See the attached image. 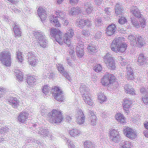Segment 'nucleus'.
I'll list each match as a JSON object with an SVG mask.
<instances>
[{
  "mask_svg": "<svg viewBox=\"0 0 148 148\" xmlns=\"http://www.w3.org/2000/svg\"><path fill=\"white\" fill-rule=\"evenodd\" d=\"M116 29L115 25L111 24L109 25L106 29V34L108 36H111L115 33Z\"/></svg>",
  "mask_w": 148,
  "mask_h": 148,
  "instance_id": "nucleus-17",
  "label": "nucleus"
},
{
  "mask_svg": "<svg viewBox=\"0 0 148 148\" xmlns=\"http://www.w3.org/2000/svg\"><path fill=\"white\" fill-rule=\"evenodd\" d=\"M85 148H95V145L91 141L86 140L84 142Z\"/></svg>",
  "mask_w": 148,
  "mask_h": 148,
  "instance_id": "nucleus-27",
  "label": "nucleus"
},
{
  "mask_svg": "<svg viewBox=\"0 0 148 148\" xmlns=\"http://www.w3.org/2000/svg\"><path fill=\"white\" fill-rule=\"evenodd\" d=\"M126 78L128 79L133 80L134 78L133 70L131 68V66L128 64L126 66Z\"/></svg>",
  "mask_w": 148,
  "mask_h": 148,
  "instance_id": "nucleus-14",
  "label": "nucleus"
},
{
  "mask_svg": "<svg viewBox=\"0 0 148 148\" xmlns=\"http://www.w3.org/2000/svg\"><path fill=\"white\" fill-rule=\"evenodd\" d=\"M131 21L134 27L137 28H139L140 27V25L138 21H137L136 19L135 18H131Z\"/></svg>",
  "mask_w": 148,
  "mask_h": 148,
  "instance_id": "nucleus-39",
  "label": "nucleus"
},
{
  "mask_svg": "<svg viewBox=\"0 0 148 148\" xmlns=\"http://www.w3.org/2000/svg\"><path fill=\"white\" fill-rule=\"evenodd\" d=\"M96 116H92V117L90 118L91 121L90 123L92 125H95L96 121Z\"/></svg>",
  "mask_w": 148,
  "mask_h": 148,
  "instance_id": "nucleus-51",
  "label": "nucleus"
},
{
  "mask_svg": "<svg viewBox=\"0 0 148 148\" xmlns=\"http://www.w3.org/2000/svg\"><path fill=\"white\" fill-rule=\"evenodd\" d=\"M15 75L20 81L23 80V74L22 71L19 70H16L15 71Z\"/></svg>",
  "mask_w": 148,
  "mask_h": 148,
  "instance_id": "nucleus-32",
  "label": "nucleus"
},
{
  "mask_svg": "<svg viewBox=\"0 0 148 148\" xmlns=\"http://www.w3.org/2000/svg\"><path fill=\"white\" fill-rule=\"evenodd\" d=\"M45 69L47 70L45 71V72L44 73V75L46 77V78L48 77V78H50V76L51 75L52 76L53 75L50 73L48 71V70H47V69Z\"/></svg>",
  "mask_w": 148,
  "mask_h": 148,
  "instance_id": "nucleus-58",
  "label": "nucleus"
},
{
  "mask_svg": "<svg viewBox=\"0 0 148 148\" xmlns=\"http://www.w3.org/2000/svg\"><path fill=\"white\" fill-rule=\"evenodd\" d=\"M79 0H70V3L72 5L77 3Z\"/></svg>",
  "mask_w": 148,
  "mask_h": 148,
  "instance_id": "nucleus-64",
  "label": "nucleus"
},
{
  "mask_svg": "<svg viewBox=\"0 0 148 148\" xmlns=\"http://www.w3.org/2000/svg\"><path fill=\"white\" fill-rule=\"evenodd\" d=\"M57 68L58 70L61 73H62L65 70L64 68L61 64H58L57 65Z\"/></svg>",
  "mask_w": 148,
  "mask_h": 148,
  "instance_id": "nucleus-52",
  "label": "nucleus"
},
{
  "mask_svg": "<svg viewBox=\"0 0 148 148\" xmlns=\"http://www.w3.org/2000/svg\"><path fill=\"white\" fill-rule=\"evenodd\" d=\"M69 132L71 136L74 137L77 135H79V134H80V132L76 129H74L70 130Z\"/></svg>",
  "mask_w": 148,
  "mask_h": 148,
  "instance_id": "nucleus-31",
  "label": "nucleus"
},
{
  "mask_svg": "<svg viewBox=\"0 0 148 148\" xmlns=\"http://www.w3.org/2000/svg\"><path fill=\"white\" fill-rule=\"evenodd\" d=\"M50 87L48 86L47 85L44 86L42 89V91L45 94L47 95L49 93V92L50 91Z\"/></svg>",
  "mask_w": 148,
  "mask_h": 148,
  "instance_id": "nucleus-41",
  "label": "nucleus"
},
{
  "mask_svg": "<svg viewBox=\"0 0 148 148\" xmlns=\"http://www.w3.org/2000/svg\"><path fill=\"white\" fill-rule=\"evenodd\" d=\"M102 33L101 32L98 31L94 36V38L95 39H100L101 37Z\"/></svg>",
  "mask_w": 148,
  "mask_h": 148,
  "instance_id": "nucleus-50",
  "label": "nucleus"
},
{
  "mask_svg": "<svg viewBox=\"0 0 148 148\" xmlns=\"http://www.w3.org/2000/svg\"><path fill=\"white\" fill-rule=\"evenodd\" d=\"M27 82L29 85H34L35 84L36 79L33 76H29L27 78Z\"/></svg>",
  "mask_w": 148,
  "mask_h": 148,
  "instance_id": "nucleus-29",
  "label": "nucleus"
},
{
  "mask_svg": "<svg viewBox=\"0 0 148 148\" xmlns=\"http://www.w3.org/2000/svg\"><path fill=\"white\" fill-rule=\"evenodd\" d=\"M8 132V130L5 127H3L0 128V134H3Z\"/></svg>",
  "mask_w": 148,
  "mask_h": 148,
  "instance_id": "nucleus-55",
  "label": "nucleus"
},
{
  "mask_svg": "<svg viewBox=\"0 0 148 148\" xmlns=\"http://www.w3.org/2000/svg\"><path fill=\"white\" fill-rule=\"evenodd\" d=\"M74 33L73 30L71 28H69L68 31L65 33L62 37V34L59 29L53 28L51 29L50 31L51 36L53 37L59 44L62 45L64 43L68 47L71 46V39Z\"/></svg>",
  "mask_w": 148,
  "mask_h": 148,
  "instance_id": "nucleus-1",
  "label": "nucleus"
},
{
  "mask_svg": "<svg viewBox=\"0 0 148 148\" xmlns=\"http://www.w3.org/2000/svg\"><path fill=\"white\" fill-rule=\"evenodd\" d=\"M80 92L82 95H83L84 94H88L90 93V89L88 88L87 86L85 84H82L80 86L79 88Z\"/></svg>",
  "mask_w": 148,
  "mask_h": 148,
  "instance_id": "nucleus-21",
  "label": "nucleus"
},
{
  "mask_svg": "<svg viewBox=\"0 0 148 148\" xmlns=\"http://www.w3.org/2000/svg\"><path fill=\"white\" fill-rule=\"evenodd\" d=\"M110 59H113L111 54L109 53H107L103 56L104 61L105 62L109 60Z\"/></svg>",
  "mask_w": 148,
  "mask_h": 148,
  "instance_id": "nucleus-38",
  "label": "nucleus"
},
{
  "mask_svg": "<svg viewBox=\"0 0 148 148\" xmlns=\"http://www.w3.org/2000/svg\"><path fill=\"white\" fill-rule=\"evenodd\" d=\"M76 25L81 28H83L84 27H89L91 25V22L88 20L81 19L76 22Z\"/></svg>",
  "mask_w": 148,
  "mask_h": 148,
  "instance_id": "nucleus-12",
  "label": "nucleus"
},
{
  "mask_svg": "<svg viewBox=\"0 0 148 148\" xmlns=\"http://www.w3.org/2000/svg\"><path fill=\"white\" fill-rule=\"evenodd\" d=\"M95 26L98 27L101 25V20L100 18L95 19Z\"/></svg>",
  "mask_w": 148,
  "mask_h": 148,
  "instance_id": "nucleus-47",
  "label": "nucleus"
},
{
  "mask_svg": "<svg viewBox=\"0 0 148 148\" xmlns=\"http://www.w3.org/2000/svg\"><path fill=\"white\" fill-rule=\"evenodd\" d=\"M92 3V2H86L85 3L84 8L86 10V11H83V10H82L83 14H90L92 12L93 6Z\"/></svg>",
  "mask_w": 148,
  "mask_h": 148,
  "instance_id": "nucleus-11",
  "label": "nucleus"
},
{
  "mask_svg": "<svg viewBox=\"0 0 148 148\" xmlns=\"http://www.w3.org/2000/svg\"><path fill=\"white\" fill-rule=\"evenodd\" d=\"M64 76L68 80H70V78L69 76V73L66 72L65 70L63 73H62Z\"/></svg>",
  "mask_w": 148,
  "mask_h": 148,
  "instance_id": "nucleus-57",
  "label": "nucleus"
},
{
  "mask_svg": "<svg viewBox=\"0 0 148 148\" xmlns=\"http://www.w3.org/2000/svg\"><path fill=\"white\" fill-rule=\"evenodd\" d=\"M87 49L88 53L92 54L97 51V49H96L95 47L92 46H89L87 47Z\"/></svg>",
  "mask_w": 148,
  "mask_h": 148,
  "instance_id": "nucleus-34",
  "label": "nucleus"
},
{
  "mask_svg": "<svg viewBox=\"0 0 148 148\" xmlns=\"http://www.w3.org/2000/svg\"><path fill=\"white\" fill-rule=\"evenodd\" d=\"M131 145L130 143L127 141H122L120 145V148H131Z\"/></svg>",
  "mask_w": 148,
  "mask_h": 148,
  "instance_id": "nucleus-28",
  "label": "nucleus"
},
{
  "mask_svg": "<svg viewBox=\"0 0 148 148\" xmlns=\"http://www.w3.org/2000/svg\"><path fill=\"white\" fill-rule=\"evenodd\" d=\"M116 120L120 122L121 123L124 125L126 123V122L125 120V118L124 117L122 114L120 113L117 114L115 116Z\"/></svg>",
  "mask_w": 148,
  "mask_h": 148,
  "instance_id": "nucleus-22",
  "label": "nucleus"
},
{
  "mask_svg": "<svg viewBox=\"0 0 148 148\" xmlns=\"http://www.w3.org/2000/svg\"><path fill=\"white\" fill-rule=\"evenodd\" d=\"M137 42H138V44L141 46H143L145 43L144 39L140 36H138L137 37Z\"/></svg>",
  "mask_w": 148,
  "mask_h": 148,
  "instance_id": "nucleus-37",
  "label": "nucleus"
},
{
  "mask_svg": "<svg viewBox=\"0 0 148 148\" xmlns=\"http://www.w3.org/2000/svg\"><path fill=\"white\" fill-rule=\"evenodd\" d=\"M140 92L146 95L147 93V90L144 87H143L140 89Z\"/></svg>",
  "mask_w": 148,
  "mask_h": 148,
  "instance_id": "nucleus-63",
  "label": "nucleus"
},
{
  "mask_svg": "<svg viewBox=\"0 0 148 148\" xmlns=\"http://www.w3.org/2000/svg\"><path fill=\"white\" fill-rule=\"evenodd\" d=\"M9 102L10 104L14 108H17L19 103V100L16 97H10Z\"/></svg>",
  "mask_w": 148,
  "mask_h": 148,
  "instance_id": "nucleus-20",
  "label": "nucleus"
},
{
  "mask_svg": "<svg viewBox=\"0 0 148 148\" xmlns=\"http://www.w3.org/2000/svg\"><path fill=\"white\" fill-rule=\"evenodd\" d=\"M26 54L27 56L28 57V59L30 58H36V56L35 53L34 52L32 51L28 52H26L25 54Z\"/></svg>",
  "mask_w": 148,
  "mask_h": 148,
  "instance_id": "nucleus-43",
  "label": "nucleus"
},
{
  "mask_svg": "<svg viewBox=\"0 0 148 148\" xmlns=\"http://www.w3.org/2000/svg\"><path fill=\"white\" fill-rule=\"evenodd\" d=\"M123 133L126 137L132 139L135 138L137 136L136 131L129 127H127L123 130Z\"/></svg>",
  "mask_w": 148,
  "mask_h": 148,
  "instance_id": "nucleus-9",
  "label": "nucleus"
},
{
  "mask_svg": "<svg viewBox=\"0 0 148 148\" xmlns=\"http://www.w3.org/2000/svg\"><path fill=\"white\" fill-rule=\"evenodd\" d=\"M56 15H51L49 17V20L50 22L53 25L56 27H59L60 26V24L58 21V15L60 18L61 19H64L66 17V13L63 11H56Z\"/></svg>",
  "mask_w": 148,
  "mask_h": 148,
  "instance_id": "nucleus-5",
  "label": "nucleus"
},
{
  "mask_svg": "<svg viewBox=\"0 0 148 148\" xmlns=\"http://www.w3.org/2000/svg\"><path fill=\"white\" fill-rule=\"evenodd\" d=\"M127 20L125 17L121 16V18L119 20V22L120 24H123L126 22Z\"/></svg>",
  "mask_w": 148,
  "mask_h": 148,
  "instance_id": "nucleus-53",
  "label": "nucleus"
},
{
  "mask_svg": "<svg viewBox=\"0 0 148 148\" xmlns=\"http://www.w3.org/2000/svg\"><path fill=\"white\" fill-rule=\"evenodd\" d=\"M76 49V53L77 57L79 58H82L84 54L83 49H79L78 47H77Z\"/></svg>",
  "mask_w": 148,
  "mask_h": 148,
  "instance_id": "nucleus-30",
  "label": "nucleus"
},
{
  "mask_svg": "<svg viewBox=\"0 0 148 148\" xmlns=\"http://www.w3.org/2000/svg\"><path fill=\"white\" fill-rule=\"evenodd\" d=\"M51 92L53 96L56 100L62 101L64 99L63 93L59 88L56 86L53 87Z\"/></svg>",
  "mask_w": 148,
  "mask_h": 148,
  "instance_id": "nucleus-8",
  "label": "nucleus"
},
{
  "mask_svg": "<svg viewBox=\"0 0 148 148\" xmlns=\"http://www.w3.org/2000/svg\"><path fill=\"white\" fill-rule=\"evenodd\" d=\"M124 38L121 36L116 37L111 45L112 50L116 52H124L126 49V45L123 43Z\"/></svg>",
  "mask_w": 148,
  "mask_h": 148,
  "instance_id": "nucleus-2",
  "label": "nucleus"
},
{
  "mask_svg": "<svg viewBox=\"0 0 148 148\" xmlns=\"http://www.w3.org/2000/svg\"><path fill=\"white\" fill-rule=\"evenodd\" d=\"M137 62L139 66L144 64L146 62V57L144 56L143 54H140L138 58Z\"/></svg>",
  "mask_w": 148,
  "mask_h": 148,
  "instance_id": "nucleus-23",
  "label": "nucleus"
},
{
  "mask_svg": "<svg viewBox=\"0 0 148 148\" xmlns=\"http://www.w3.org/2000/svg\"><path fill=\"white\" fill-rule=\"evenodd\" d=\"M82 34L85 36H89L90 35V32L87 30H83L82 32Z\"/></svg>",
  "mask_w": 148,
  "mask_h": 148,
  "instance_id": "nucleus-54",
  "label": "nucleus"
},
{
  "mask_svg": "<svg viewBox=\"0 0 148 148\" xmlns=\"http://www.w3.org/2000/svg\"><path fill=\"white\" fill-rule=\"evenodd\" d=\"M83 98V100L85 103L87 104L88 105L92 106L93 105V103L92 101L90 99V93L88 94H84L82 95Z\"/></svg>",
  "mask_w": 148,
  "mask_h": 148,
  "instance_id": "nucleus-18",
  "label": "nucleus"
},
{
  "mask_svg": "<svg viewBox=\"0 0 148 148\" xmlns=\"http://www.w3.org/2000/svg\"><path fill=\"white\" fill-rule=\"evenodd\" d=\"M115 77L112 75L107 73L104 75L101 82V84L105 86H107L109 84H116V82H114Z\"/></svg>",
  "mask_w": 148,
  "mask_h": 148,
  "instance_id": "nucleus-6",
  "label": "nucleus"
},
{
  "mask_svg": "<svg viewBox=\"0 0 148 148\" xmlns=\"http://www.w3.org/2000/svg\"><path fill=\"white\" fill-rule=\"evenodd\" d=\"M77 119L76 122L78 124L81 125L84 123L85 121V116L81 110H78L76 114Z\"/></svg>",
  "mask_w": 148,
  "mask_h": 148,
  "instance_id": "nucleus-10",
  "label": "nucleus"
},
{
  "mask_svg": "<svg viewBox=\"0 0 148 148\" xmlns=\"http://www.w3.org/2000/svg\"><path fill=\"white\" fill-rule=\"evenodd\" d=\"M142 100L145 104L148 105V97H147V96H145V97H142Z\"/></svg>",
  "mask_w": 148,
  "mask_h": 148,
  "instance_id": "nucleus-61",
  "label": "nucleus"
},
{
  "mask_svg": "<svg viewBox=\"0 0 148 148\" xmlns=\"http://www.w3.org/2000/svg\"><path fill=\"white\" fill-rule=\"evenodd\" d=\"M35 132L40 134L43 135L45 136L48 137H50L51 136L48 129L46 128H45L44 127L40 128L39 130H36Z\"/></svg>",
  "mask_w": 148,
  "mask_h": 148,
  "instance_id": "nucleus-16",
  "label": "nucleus"
},
{
  "mask_svg": "<svg viewBox=\"0 0 148 148\" xmlns=\"http://www.w3.org/2000/svg\"><path fill=\"white\" fill-rule=\"evenodd\" d=\"M29 62L31 65L33 66H35L38 62V60L37 58H30L28 59Z\"/></svg>",
  "mask_w": 148,
  "mask_h": 148,
  "instance_id": "nucleus-36",
  "label": "nucleus"
},
{
  "mask_svg": "<svg viewBox=\"0 0 148 148\" xmlns=\"http://www.w3.org/2000/svg\"><path fill=\"white\" fill-rule=\"evenodd\" d=\"M11 53L8 51H2L0 54V60L1 63L6 66H9L10 64Z\"/></svg>",
  "mask_w": 148,
  "mask_h": 148,
  "instance_id": "nucleus-7",
  "label": "nucleus"
},
{
  "mask_svg": "<svg viewBox=\"0 0 148 148\" xmlns=\"http://www.w3.org/2000/svg\"><path fill=\"white\" fill-rule=\"evenodd\" d=\"M21 53L20 52L18 51L16 52V57L18 59V60L20 62H22L23 60V57L21 56Z\"/></svg>",
  "mask_w": 148,
  "mask_h": 148,
  "instance_id": "nucleus-49",
  "label": "nucleus"
},
{
  "mask_svg": "<svg viewBox=\"0 0 148 148\" xmlns=\"http://www.w3.org/2000/svg\"><path fill=\"white\" fill-rule=\"evenodd\" d=\"M110 136L114 137L120 135L119 132L115 129L111 130L110 131Z\"/></svg>",
  "mask_w": 148,
  "mask_h": 148,
  "instance_id": "nucleus-42",
  "label": "nucleus"
},
{
  "mask_svg": "<svg viewBox=\"0 0 148 148\" xmlns=\"http://www.w3.org/2000/svg\"><path fill=\"white\" fill-rule=\"evenodd\" d=\"M14 34L15 36L16 37V36H21V32L20 30V29L18 28V29H16L15 28H14Z\"/></svg>",
  "mask_w": 148,
  "mask_h": 148,
  "instance_id": "nucleus-46",
  "label": "nucleus"
},
{
  "mask_svg": "<svg viewBox=\"0 0 148 148\" xmlns=\"http://www.w3.org/2000/svg\"><path fill=\"white\" fill-rule=\"evenodd\" d=\"M40 8L38 9V15L40 19H41V21H42L46 19L47 17V14L46 13V12H45V13H43L40 14V12H39V10L40 8Z\"/></svg>",
  "mask_w": 148,
  "mask_h": 148,
  "instance_id": "nucleus-40",
  "label": "nucleus"
},
{
  "mask_svg": "<svg viewBox=\"0 0 148 148\" xmlns=\"http://www.w3.org/2000/svg\"><path fill=\"white\" fill-rule=\"evenodd\" d=\"M47 118L49 122L52 123H60L63 119L61 112L55 109L49 112Z\"/></svg>",
  "mask_w": 148,
  "mask_h": 148,
  "instance_id": "nucleus-3",
  "label": "nucleus"
},
{
  "mask_svg": "<svg viewBox=\"0 0 148 148\" xmlns=\"http://www.w3.org/2000/svg\"><path fill=\"white\" fill-rule=\"evenodd\" d=\"M130 13L136 18H140L141 17V15L139 10L135 6H132L130 10Z\"/></svg>",
  "mask_w": 148,
  "mask_h": 148,
  "instance_id": "nucleus-19",
  "label": "nucleus"
},
{
  "mask_svg": "<svg viewBox=\"0 0 148 148\" xmlns=\"http://www.w3.org/2000/svg\"><path fill=\"white\" fill-rule=\"evenodd\" d=\"M124 87L125 91L126 92H128L129 91L130 89L132 88V87L128 84L125 85Z\"/></svg>",
  "mask_w": 148,
  "mask_h": 148,
  "instance_id": "nucleus-60",
  "label": "nucleus"
},
{
  "mask_svg": "<svg viewBox=\"0 0 148 148\" xmlns=\"http://www.w3.org/2000/svg\"><path fill=\"white\" fill-rule=\"evenodd\" d=\"M29 113L28 112H22L20 113L17 117L18 121L20 123H24L27 120Z\"/></svg>",
  "mask_w": 148,
  "mask_h": 148,
  "instance_id": "nucleus-13",
  "label": "nucleus"
},
{
  "mask_svg": "<svg viewBox=\"0 0 148 148\" xmlns=\"http://www.w3.org/2000/svg\"><path fill=\"white\" fill-rule=\"evenodd\" d=\"M128 38L129 41L130 42V44L131 45L134 46H136L137 44L136 37L133 35H130L128 36Z\"/></svg>",
  "mask_w": 148,
  "mask_h": 148,
  "instance_id": "nucleus-25",
  "label": "nucleus"
},
{
  "mask_svg": "<svg viewBox=\"0 0 148 148\" xmlns=\"http://www.w3.org/2000/svg\"><path fill=\"white\" fill-rule=\"evenodd\" d=\"M108 69H114L115 67V62L113 59H110L109 60L105 62Z\"/></svg>",
  "mask_w": 148,
  "mask_h": 148,
  "instance_id": "nucleus-26",
  "label": "nucleus"
},
{
  "mask_svg": "<svg viewBox=\"0 0 148 148\" xmlns=\"http://www.w3.org/2000/svg\"><path fill=\"white\" fill-rule=\"evenodd\" d=\"M115 13L117 14H120L121 13H123V10H121V8H115Z\"/></svg>",
  "mask_w": 148,
  "mask_h": 148,
  "instance_id": "nucleus-59",
  "label": "nucleus"
},
{
  "mask_svg": "<svg viewBox=\"0 0 148 148\" xmlns=\"http://www.w3.org/2000/svg\"><path fill=\"white\" fill-rule=\"evenodd\" d=\"M124 103L123 104L124 110L127 114L129 112V108L131 105L132 103L131 100L125 98L124 100Z\"/></svg>",
  "mask_w": 148,
  "mask_h": 148,
  "instance_id": "nucleus-15",
  "label": "nucleus"
},
{
  "mask_svg": "<svg viewBox=\"0 0 148 148\" xmlns=\"http://www.w3.org/2000/svg\"><path fill=\"white\" fill-rule=\"evenodd\" d=\"M118 60L121 66H125V65L127 64V65L128 64V60L124 59L121 57L119 58Z\"/></svg>",
  "mask_w": 148,
  "mask_h": 148,
  "instance_id": "nucleus-35",
  "label": "nucleus"
},
{
  "mask_svg": "<svg viewBox=\"0 0 148 148\" xmlns=\"http://www.w3.org/2000/svg\"><path fill=\"white\" fill-rule=\"evenodd\" d=\"M104 11L107 14L110 15L112 12V10L110 8H106L104 9Z\"/></svg>",
  "mask_w": 148,
  "mask_h": 148,
  "instance_id": "nucleus-56",
  "label": "nucleus"
},
{
  "mask_svg": "<svg viewBox=\"0 0 148 148\" xmlns=\"http://www.w3.org/2000/svg\"><path fill=\"white\" fill-rule=\"evenodd\" d=\"M111 140L115 143H118L120 140V135L113 137V136H110Z\"/></svg>",
  "mask_w": 148,
  "mask_h": 148,
  "instance_id": "nucleus-44",
  "label": "nucleus"
},
{
  "mask_svg": "<svg viewBox=\"0 0 148 148\" xmlns=\"http://www.w3.org/2000/svg\"><path fill=\"white\" fill-rule=\"evenodd\" d=\"M73 61L69 59H67L66 63L70 66L73 67L74 66Z\"/></svg>",
  "mask_w": 148,
  "mask_h": 148,
  "instance_id": "nucleus-62",
  "label": "nucleus"
},
{
  "mask_svg": "<svg viewBox=\"0 0 148 148\" xmlns=\"http://www.w3.org/2000/svg\"><path fill=\"white\" fill-rule=\"evenodd\" d=\"M33 34L38 41L39 45L43 48L46 47L47 43L46 37L44 33L40 31H36Z\"/></svg>",
  "mask_w": 148,
  "mask_h": 148,
  "instance_id": "nucleus-4",
  "label": "nucleus"
},
{
  "mask_svg": "<svg viewBox=\"0 0 148 148\" xmlns=\"http://www.w3.org/2000/svg\"><path fill=\"white\" fill-rule=\"evenodd\" d=\"M98 99L100 100V102L101 103L106 101L107 98L103 93H100L98 94Z\"/></svg>",
  "mask_w": 148,
  "mask_h": 148,
  "instance_id": "nucleus-33",
  "label": "nucleus"
},
{
  "mask_svg": "<svg viewBox=\"0 0 148 148\" xmlns=\"http://www.w3.org/2000/svg\"><path fill=\"white\" fill-rule=\"evenodd\" d=\"M82 12V10L79 7L72 8L69 11V14L71 16L75 15L78 13Z\"/></svg>",
  "mask_w": 148,
  "mask_h": 148,
  "instance_id": "nucleus-24",
  "label": "nucleus"
},
{
  "mask_svg": "<svg viewBox=\"0 0 148 148\" xmlns=\"http://www.w3.org/2000/svg\"><path fill=\"white\" fill-rule=\"evenodd\" d=\"M102 69V68L101 65L97 64L95 65L93 68V69L97 72H99L101 71Z\"/></svg>",
  "mask_w": 148,
  "mask_h": 148,
  "instance_id": "nucleus-45",
  "label": "nucleus"
},
{
  "mask_svg": "<svg viewBox=\"0 0 148 148\" xmlns=\"http://www.w3.org/2000/svg\"><path fill=\"white\" fill-rule=\"evenodd\" d=\"M141 27L144 28L146 25L145 20L143 18L141 17L139 19Z\"/></svg>",
  "mask_w": 148,
  "mask_h": 148,
  "instance_id": "nucleus-48",
  "label": "nucleus"
}]
</instances>
